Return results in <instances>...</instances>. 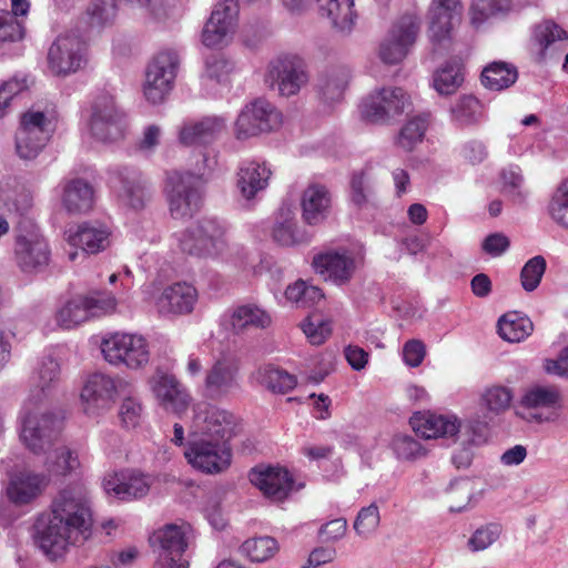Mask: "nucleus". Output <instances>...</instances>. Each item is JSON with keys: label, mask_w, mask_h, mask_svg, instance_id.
I'll return each mask as SVG.
<instances>
[{"label": "nucleus", "mask_w": 568, "mask_h": 568, "mask_svg": "<svg viewBox=\"0 0 568 568\" xmlns=\"http://www.w3.org/2000/svg\"><path fill=\"white\" fill-rule=\"evenodd\" d=\"M101 353L110 365L133 372L144 369L151 361L150 343L138 333L109 334L101 342Z\"/></svg>", "instance_id": "1"}, {"label": "nucleus", "mask_w": 568, "mask_h": 568, "mask_svg": "<svg viewBox=\"0 0 568 568\" xmlns=\"http://www.w3.org/2000/svg\"><path fill=\"white\" fill-rule=\"evenodd\" d=\"M50 514L87 532L92 525V503L88 487L73 483L61 488L53 498Z\"/></svg>", "instance_id": "2"}, {"label": "nucleus", "mask_w": 568, "mask_h": 568, "mask_svg": "<svg viewBox=\"0 0 568 568\" xmlns=\"http://www.w3.org/2000/svg\"><path fill=\"white\" fill-rule=\"evenodd\" d=\"M187 464L197 471L215 475L226 470L232 462L227 443L193 436L184 449Z\"/></svg>", "instance_id": "3"}, {"label": "nucleus", "mask_w": 568, "mask_h": 568, "mask_svg": "<svg viewBox=\"0 0 568 568\" xmlns=\"http://www.w3.org/2000/svg\"><path fill=\"white\" fill-rule=\"evenodd\" d=\"M83 534L52 514L42 515L36 524V541L52 559L62 557Z\"/></svg>", "instance_id": "4"}, {"label": "nucleus", "mask_w": 568, "mask_h": 568, "mask_svg": "<svg viewBox=\"0 0 568 568\" xmlns=\"http://www.w3.org/2000/svg\"><path fill=\"white\" fill-rule=\"evenodd\" d=\"M180 250L195 257H216L225 251L222 229L206 221L185 229L176 235Z\"/></svg>", "instance_id": "5"}, {"label": "nucleus", "mask_w": 568, "mask_h": 568, "mask_svg": "<svg viewBox=\"0 0 568 568\" xmlns=\"http://www.w3.org/2000/svg\"><path fill=\"white\" fill-rule=\"evenodd\" d=\"M201 179L192 174L170 172L166 175L165 194L170 213L174 219L191 216L201 204Z\"/></svg>", "instance_id": "6"}, {"label": "nucleus", "mask_w": 568, "mask_h": 568, "mask_svg": "<svg viewBox=\"0 0 568 568\" xmlns=\"http://www.w3.org/2000/svg\"><path fill=\"white\" fill-rule=\"evenodd\" d=\"M282 114L268 102L256 100L239 114L234 124L237 140H246L260 133H266L281 128Z\"/></svg>", "instance_id": "7"}, {"label": "nucleus", "mask_w": 568, "mask_h": 568, "mask_svg": "<svg viewBox=\"0 0 568 568\" xmlns=\"http://www.w3.org/2000/svg\"><path fill=\"white\" fill-rule=\"evenodd\" d=\"M240 428L237 418L216 406L197 405L193 417V436L227 443Z\"/></svg>", "instance_id": "8"}, {"label": "nucleus", "mask_w": 568, "mask_h": 568, "mask_svg": "<svg viewBox=\"0 0 568 568\" xmlns=\"http://www.w3.org/2000/svg\"><path fill=\"white\" fill-rule=\"evenodd\" d=\"M265 81L271 88H276L281 95L292 97L307 83L308 75L300 58L282 55L268 64Z\"/></svg>", "instance_id": "9"}, {"label": "nucleus", "mask_w": 568, "mask_h": 568, "mask_svg": "<svg viewBox=\"0 0 568 568\" xmlns=\"http://www.w3.org/2000/svg\"><path fill=\"white\" fill-rule=\"evenodd\" d=\"M463 3L460 0H433L428 37L435 50L450 45L452 32L460 23Z\"/></svg>", "instance_id": "10"}, {"label": "nucleus", "mask_w": 568, "mask_h": 568, "mask_svg": "<svg viewBox=\"0 0 568 568\" xmlns=\"http://www.w3.org/2000/svg\"><path fill=\"white\" fill-rule=\"evenodd\" d=\"M178 65L174 52H160L146 70L143 93L153 104L161 103L173 88Z\"/></svg>", "instance_id": "11"}, {"label": "nucleus", "mask_w": 568, "mask_h": 568, "mask_svg": "<svg viewBox=\"0 0 568 568\" xmlns=\"http://www.w3.org/2000/svg\"><path fill=\"white\" fill-rule=\"evenodd\" d=\"M118 396L115 381L105 374L90 375L80 392V403L83 413L97 418L109 410Z\"/></svg>", "instance_id": "12"}, {"label": "nucleus", "mask_w": 568, "mask_h": 568, "mask_svg": "<svg viewBox=\"0 0 568 568\" xmlns=\"http://www.w3.org/2000/svg\"><path fill=\"white\" fill-rule=\"evenodd\" d=\"M237 0H222L213 10L202 31V42L207 48L227 44L236 26Z\"/></svg>", "instance_id": "13"}, {"label": "nucleus", "mask_w": 568, "mask_h": 568, "mask_svg": "<svg viewBox=\"0 0 568 568\" xmlns=\"http://www.w3.org/2000/svg\"><path fill=\"white\" fill-rule=\"evenodd\" d=\"M50 138L48 121L39 111L26 112L16 135V148L20 158H36Z\"/></svg>", "instance_id": "14"}, {"label": "nucleus", "mask_w": 568, "mask_h": 568, "mask_svg": "<svg viewBox=\"0 0 568 568\" xmlns=\"http://www.w3.org/2000/svg\"><path fill=\"white\" fill-rule=\"evenodd\" d=\"M413 432L423 439L453 438L462 430V419L455 414L432 410L415 412L409 418Z\"/></svg>", "instance_id": "15"}, {"label": "nucleus", "mask_w": 568, "mask_h": 568, "mask_svg": "<svg viewBox=\"0 0 568 568\" xmlns=\"http://www.w3.org/2000/svg\"><path fill=\"white\" fill-rule=\"evenodd\" d=\"M158 405L166 413L182 416L191 405V397L173 375L156 373L149 381Z\"/></svg>", "instance_id": "16"}, {"label": "nucleus", "mask_w": 568, "mask_h": 568, "mask_svg": "<svg viewBox=\"0 0 568 568\" xmlns=\"http://www.w3.org/2000/svg\"><path fill=\"white\" fill-rule=\"evenodd\" d=\"M93 139L102 143L120 140L123 136V125L110 97L98 98L92 105L89 123Z\"/></svg>", "instance_id": "17"}, {"label": "nucleus", "mask_w": 568, "mask_h": 568, "mask_svg": "<svg viewBox=\"0 0 568 568\" xmlns=\"http://www.w3.org/2000/svg\"><path fill=\"white\" fill-rule=\"evenodd\" d=\"M240 362L233 355H223L205 375L204 386L211 397H226L240 387Z\"/></svg>", "instance_id": "18"}, {"label": "nucleus", "mask_w": 568, "mask_h": 568, "mask_svg": "<svg viewBox=\"0 0 568 568\" xmlns=\"http://www.w3.org/2000/svg\"><path fill=\"white\" fill-rule=\"evenodd\" d=\"M51 417L39 407H34L31 399L26 402L21 415L20 440L33 452L40 454L49 445L48 429Z\"/></svg>", "instance_id": "19"}, {"label": "nucleus", "mask_w": 568, "mask_h": 568, "mask_svg": "<svg viewBox=\"0 0 568 568\" xmlns=\"http://www.w3.org/2000/svg\"><path fill=\"white\" fill-rule=\"evenodd\" d=\"M84 45L73 36L59 37L50 47L48 62L58 75L78 71L84 63Z\"/></svg>", "instance_id": "20"}, {"label": "nucleus", "mask_w": 568, "mask_h": 568, "mask_svg": "<svg viewBox=\"0 0 568 568\" xmlns=\"http://www.w3.org/2000/svg\"><path fill=\"white\" fill-rule=\"evenodd\" d=\"M248 479L264 496L275 501L286 498L293 486L291 474L281 466L258 465L250 471Z\"/></svg>", "instance_id": "21"}, {"label": "nucleus", "mask_w": 568, "mask_h": 568, "mask_svg": "<svg viewBox=\"0 0 568 568\" xmlns=\"http://www.w3.org/2000/svg\"><path fill=\"white\" fill-rule=\"evenodd\" d=\"M408 105L409 100L400 89H382L365 100L363 114L371 121H385L399 115Z\"/></svg>", "instance_id": "22"}, {"label": "nucleus", "mask_w": 568, "mask_h": 568, "mask_svg": "<svg viewBox=\"0 0 568 568\" xmlns=\"http://www.w3.org/2000/svg\"><path fill=\"white\" fill-rule=\"evenodd\" d=\"M151 478L138 470H124L109 474L103 479V489L122 500L144 497L151 489Z\"/></svg>", "instance_id": "23"}, {"label": "nucleus", "mask_w": 568, "mask_h": 568, "mask_svg": "<svg viewBox=\"0 0 568 568\" xmlns=\"http://www.w3.org/2000/svg\"><path fill=\"white\" fill-rule=\"evenodd\" d=\"M196 302V288L189 283L179 282L166 286L155 297L154 306L158 313L163 316L186 315L193 312Z\"/></svg>", "instance_id": "24"}, {"label": "nucleus", "mask_w": 568, "mask_h": 568, "mask_svg": "<svg viewBox=\"0 0 568 568\" xmlns=\"http://www.w3.org/2000/svg\"><path fill=\"white\" fill-rule=\"evenodd\" d=\"M560 405V394L555 387L550 386H534L526 390L520 398L519 406L516 415L528 422H544L549 420V417H542L535 414L536 409L556 408Z\"/></svg>", "instance_id": "25"}, {"label": "nucleus", "mask_w": 568, "mask_h": 568, "mask_svg": "<svg viewBox=\"0 0 568 568\" xmlns=\"http://www.w3.org/2000/svg\"><path fill=\"white\" fill-rule=\"evenodd\" d=\"M313 271L323 277L324 281L335 284L346 283L355 270L354 260L337 252H326L314 256L312 261Z\"/></svg>", "instance_id": "26"}, {"label": "nucleus", "mask_w": 568, "mask_h": 568, "mask_svg": "<svg viewBox=\"0 0 568 568\" xmlns=\"http://www.w3.org/2000/svg\"><path fill=\"white\" fill-rule=\"evenodd\" d=\"M14 256L18 266L23 272H34L48 265L50 251L41 236L23 235L17 239Z\"/></svg>", "instance_id": "27"}, {"label": "nucleus", "mask_w": 568, "mask_h": 568, "mask_svg": "<svg viewBox=\"0 0 568 568\" xmlns=\"http://www.w3.org/2000/svg\"><path fill=\"white\" fill-rule=\"evenodd\" d=\"M47 486L48 479L44 475L21 471L10 477L6 494L11 503L27 505L38 498Z\"/></svg>", "instance_id": "28"}, {"label": "nucleus", "mask_w": 568, "mask_h": 568, "mask_svg": "<svg viewBox=\"0 0 568 568\" xmlns=\"http://www.w3.org/2000/svg\"><path fill=\"white\" fill-rule=\"evenodd\" d=\"M111 232L97 223H84L74 232L68 234L67 241L73 247L81 248L88 254H98L110 245Z\"/></svg>", "instance_id": "29"}, {"label": "nucleus", "mask_w": 568, "mask_h": 568, "mask_svg": "<svg viewBox=\"0 0 568 568\" xmlns=\"http://www.w3.org/2000/svg\"><path fill=\"white\" fill-rule=\"evenodd\" d=\"M185 535L184 526L169 524L156 529L150 537V542L158 556L182 557L187 547Z\"/></svg>", "instance_id": "30"}, {"label": "nucleus", "mask_w": 568, "mask_h": 568, "mask_svg": "<svg viewBox=\"0 0 568 568\" xmlns=\"http://www.w3.org/2000/svg\"><path fill=\"white\" fill-rule=\"evenodd\" d=\"M415 37L416 26L412 20L405 27L395 28L381 47L382 60L389 64L400 62L407 53V48L414 43Z\"/></svg>", "instance_id": "31"}, {"label": "nucleus", "mask_w": 568, "mask_h": 568, "mask_svg": "<svg viewBox=\"0 0 568 568\" xmlns=\"http://www.w3.org/2000/svg\"><path fill=\"white\" fill-rule=\"evenodd\" d=\"M302 215L308 224H317L327 214L331 206V197L322 185H310L302 195Z\"/></svg>", "instance_id": "32"}, {"label": "nucleus", "mask_w": 568, "mask_h": 568, "mask_svg": "<svg viewBox=\"0 0 568 568\" xmlns=\"http://www.w3.org/2000/svg\"><path fill=\"white\" fill-rule=\"evenodd\" d=\"M225 129V122L220 118H206L199 122L184 123L179 131V141L183 145H194L206 142Z\"/></svg>", "instance_id": "33"}, {"label": "nucleus", "mask_w": 568, "mask_h": 568, "mask_svg": "<svg viewBox=\"0 0 568 568\" xmlns=\"http://www.w3.org/2000/svg\"><path fill=\"white\" fill-rule=\"evenodd\" d=\"M44 467L50 476L61 478L71 476L81 468L79 453L67 445L58 446L47 455Z\"/></svg>", "instance_id": "34"}, {"label": "nucleus", "mask_w": 568, "mask_h": 568, "mask_svg": "<svg viewBox=\"0 0 568 568\" xmlns=\"http://www.w3.org/2000/svg\"><path fill=\"white\" fill-rule=\"evenodd\" d=\"M322 17L327 18L334 28L339 31L351 30L355 13L354 0H315Z\"/></svg>", "instance_id": "35"}, {"label": "nucleus", "mask_w": 568, "mask_h": 568, "mask_svg": "<svg viewBox=\"0 0 568 568\" xmlns=\"http://www.w3.org/2000/svg\"><path fill=\"white\" fill-rule=\"evenodd\" d=\"M511 10L509 0H474L469 10L470 23L478 29L503 19Z\"/></svg>", "instance_id": "36"}, {"label": "nucleus", "mask_w": 568, "mask_h": 568, "mask_svg": "<svg viewBox=\"0 0 568 568\" xmlns=\"http://www.w3.org/2000/svg\"><path fill=\"white\" fill-rule=\"evenodd\" d=\"M477 496L475 483L470 479H457L445 490V505L450 513H462L475 501Z\"/></svg>", "instance_id": "37"}, {"label": "nucleus", "mask_w": 568, "mask_h": 568, "mask_svg": "<svg viewBox=\"0 0 568 568\" xmlns=\"http://www.w3.org/2000/svg\"><path fill=\"white\" fill-rule=\"evenodd\" d=\"M534 331V324L526 315L509 312L498 321L499 336L509 343H519L527 338Z\"/></svg>", "instance_id": "38"}, {"label": "nucleus", "mask_w": 568, "mask_h": 568, "mask_svg": "<svg viewBox=\"0 0 568 568\" xmlns=\"http://www.w3.org/2000/svg\"><path fill=\"white\" fill-rule=\"evenodd\" d=\"M271 178V170L265 164L251 162L240 171L239 186L246 199L265 189Z\"/></svg>", "instance_id": "39"}, {"label": "nucleus", "mask_w": 568, "mask_h": 568, "mask_svg": "<svg viewBox=\"0 0 568 568\" xmlns=\"http://www.w3.org/2000/svg\"><path fill=\"white\" fill-rule=\"evenodd\" d=\"M514 400L510 387L493 384L483 389L479 396L480 407L490 415H500L508 410Z\"/></svg>", "instance_id": "40"}, {"label": "nucleus", "mask_w": 568, "mask_h": 568, "mask_svg": "<svg viewBox=\"0 0 568 568\" xmlns=\"http://www.w3.org/2000/svg\"><path fill=\"white\" fill-rule=\"evenodd\" d=\"M284 296L290 304L303 308L316 306L324 300L323 291L304 280L287 285Z\"/></svg>", "instance_id": "41"}, {"label": "nucleus", "mask_w": 568, "mask_h": 568, "mask_svg": "<svg viewBox=\"0 0 568 568\" xmlns=\"http://www.w3.org/2000/svg\"><path fill=\"white\" fill-rule=\"evenodd\" d=\"M518 73L515 67L507 62H493L481 72V83L493 91H500L513 85Z\"/></svg>", "instance_id": "42"}, {"label": "nucleus", "mask_w": 568, "mask_h": 568, "mask_svg": "<svg viewBox=\"0 0 568 568\" xmlns=\"http://www.w3.org/2000/svg\"><path fill=\"white\" fill-rule=\"evenodd\" d=\"M62 202L71 213L87 212L93 205V190L83 181H72L64 189Z\"/></svg>", "instance_id": "43"}, {"label": "nucleus", "mask_w": 568, "mask_h": 568, "mask_svg": "<svg viewBox=\"0 0 568 568\" xmlns=\"http://www.w3.org/2000/svg\"><path fill=\"white\" fill-rule=\"evenodd\" d=\"M230 323L235 332H242L250 327L265 328L271 325V316L262 308L254 305H243L235 308Z\"/></svg>", "instance_id": "44"}, {"label": "nucleus", "mask_w": 568, "mask_h": 568, "mask_svg": "<svg viewBox=\"0 0 568 568\" xmlns=\"http://www.w3.org/2000/svg\"><path fill=\"white\" fill-rule=\"evenodd\" d=\"M241 554L252 562H265L278 551L277 541L268 536L245 540L240 547Z\"/></svg>", "instance_id": "45"}, {"label": "nucleus", "mask_w": 568, "mask_h": 568, "mask_svg": "<svg viewBox=\"0 0 568 568\" xmlns=\"http://www.w3.org/2000/svg\"><path fill=\"white\" fill-rule=\"evenodd\" d=\"M89 318L82 295L68 301L55 313L57 325L65 329L77 327Z\"/></svg>", "instance_id": "46"}, {"label": "nucleus", "mask_w": 568, "mask_h": 568, "mask_svg": "<svg viewBox=\"0 0 568 568\" xmlns=\"http://www.w3.org/2000/svg\"><path fill=\"white\" fill-rule=\"evenodd\" d=\"M548 216L561 227H568V176L554 190L548 205Z\"/></svg>", "instance_id": "47"}, {"label": "nucleus", "mask_w": 568, "mask_h": 568, "mask_svg": "<svg viewBox=\"0 0 568 568\" xmlns=\"http://www.w3.org/2000/svg\"><path fill=\"white\" fill-rule=\"evenodd\" d=\"M257 381L265 388L280 394L287 393L296 386L293 375L272 366L260 369Z\"/></svg>", "instance_id": "48"}, {"label": "nucleus", "mask_w": 568, "mask_h": 568, "mask_svg": "<svg viewBox=\"0 0 568 568\" xmlns=\"http://www.w3.org/2000/svg\"><path fill=\"white\" fill-rule=\"evenodd\" d=\"M300 327L305 335L307 342L312 345L320 346L324 344L332 335V322L327 318L314 317L312 315L304 318Z\"/></svg>", "instance_id": "49"}, {"label": "nucleus", "mask_w": 568, "mask_h": 568, "mask_svg": "<svg viewBox=\"0 0 568 568\" xmlns=\"http://www.w3.org/2000/svg\"><path fill=\"white\" fill-rule=\"evenodd\" d=\"M503 534L499 524L489 523L479 526L467 540V547L473 552L485 551L495 545Z\"/></svg>", "instance_id": "50"}, {"label": "nucleus", "mask_w": 568, "mask_h": 568, "mask_svg": "<svg viewBox=\"0 0 568 568\" xmlns=\"http://www.w3.org/2000/svg\"><path fill=\"white\" fill-rule=\"evenodd\" d=\"M82 296L90 318L110 315L118 310V298L110 292H93Z\"/></svg>", "instance_id": "51"}, {"label": "nucleus", "mask_w": 568, "mask_h": 568, "mask_svg": "<svg viewBox=\"0 0 568 568\" xmlns=\"http://www.w3.org/2000/svg\"><path fill=\"white\" fill-rule=\"evenodd\" d=\"M118 416L122 427L135 429L141 426L144 417V406L140 398L126 396L122 399Z\"/></svg>", "instance_id": "52"}, {"label": "nucleus", "mask_w": 568, "mask_h": 568, "mask_svg": "<svg viewBox=\"0 0 568 568\" xmlns=\"http://www.w3.org/2000/svg\"><path fill=\"white\" fill-rule=\"evenodd\" d=\"M381 521L379 509L376 504H371L367 507L362 508L355 520L353 528L357 536L367 539L374 532H376Z\"/></svg>", "instance_id": "53"}, {"label": "nucleus", "mask_w": 568, "mask_h": 568, "mask_svg": "<svg viewBox=\"0 0 568 568\" xmlns=\"http://www.w3.org/2000/svg\"><path fill=\"white\" fill-rule=\"evenodd\" d=\"M546 271V260L540 256H534L528 260L520 272V284L526 292H534L540 284Z\"/></svg>", "instance_id": "54"}, {"label": "nucleus", "mask_w": 568, "mask_h": 568, "mask_svg": "<svg viewBox=\"0 0 568 568\" xmlns=\"http://www.w3.org/2000/svg\"><path fill=\"white\" fill-rule=\"evenodd\" d=\"M393 450L400 460L413 462L427 455V450L423 445L407 435H399L393 439Z\"/></svg>", "instance_id": "55"}, {"label": "nucleus", "mask_w": 568, "mask_h": 568, "mask_svg": "<svg viewBox=\"0 0 568 568\" xmlns=\"http://www.w3.org/2000/svg\"><path fill=\"white\" fill-rule=\"evenodd\" d=\"M426 129L425 120L420 118L410 119L400 129L397 144L404 150H412L417 143L423 141Z\"/></svg>", "instance_id": "56"}, {"label": "nucleus", "mask_w": 568, "mask_h": 568, "mask_svg": "<svg viewBox=\"0 0 568 568\" xmlns=\"http://www.w3.org/2000/svg\"><path fill=\"white\" fill-rule=\"evenodd\" d=\"M273 239L282 246H294L305 242L306 236L296 227V222L292 217L275 224L273 229Z\"/></svg>", "instance_id": "57"}, {"label": "nucleus", "mask_w": 568, "mask_h": 568, "mask_svg": "<svg viewBox=\"0 0 568 568\" xmlns=\"http://www.w3.org/2000/svg\"><path fill=\"white\" fill-rule=\"evenodd\" d=\"M463 82V75L457 67H445L434 75V88L439 94L454 93Z\"/></svg>", "instance_id": "58"}, {"label": "nucleus", "mask_w": 568, "mask_h": 568, "mask_svg": "<svg viewBox=\"0 0 568 568\" xmlns=\"http://www.w3.org/2000/svg\"><path fill=\"white\" fill-rule=\"evenodd\" d=\"M568 36L556 23L545 21L539 23L534 31V40L540 49L545 50L557 41L567 40Z\"/></svg>", "instance_id": "59"}, {"label": "nucleus", "mask_w": 568, "mask_h": 568, "mask_svg": "<svg viewBox=\"0 0 568 568\" xmlns=\"http://www.w3.org/2000/svg\"><path fill=\"white\" fill-rule=\"evenodd\" d=\"M501 191L514 197H524V178L518 168L505 169L500 174Z\"/></svg>", "instance_id": "60"}, {"label": "nucleus", "mask_w": 568, "mask_h": 568, "mask_svg": "<svg viewBox=\"0 0 568 568\" xmlns=\"http://www.w3.org/2000/svg\"><path fill=\"white\" fill-rule=\"evenodd\" d=\"M143 19L158 20L165 16V0H129Z\"/></svg>", "instance_id": "61"}, {"label": "nucleus", "mask_w": 568, "mask_h": 568, "mask_svg": "<svg viewBox=\"0 0 568 568\" xmlns=\"http://www.w3.org/2000/svg\"><path fill=\"white\" fill-rule=\"evenodd\" d=\"M27 88L24 81L11 79L0 85V119L3 118L12 99Z\"/></svg>", "instance_id": "62"}, {"label": "nucleus", "mask_w": 568, "mask_h": 568, "mask_svg": "<svg viewBox=\"0 0 568 568\" xmlns=\"http://www.w3.org/2000/svg\"><path fill=\"white\" fill-rule=\"evenodd\" d=\"M455 118L465 123L474 122L480 113V103L473 97H464L454 109Z\"/></svg>", "instance_id": "63"}, {"label": "nucleus", "mask_w": 568, "mask_h": 568, "mask_svg": "<svg viewBox=\"0 0 568 568\" xmlns=\"http://www.w3.org/2000/svg\"><path fill=\"white\" fill-rule=\"evenodd\" d=\"M59 373V364L53 359H47L37 368L33 379L38 387L44 389L57 381Z\"/></svg>", "instance_id": "64"}]
</instances>
